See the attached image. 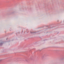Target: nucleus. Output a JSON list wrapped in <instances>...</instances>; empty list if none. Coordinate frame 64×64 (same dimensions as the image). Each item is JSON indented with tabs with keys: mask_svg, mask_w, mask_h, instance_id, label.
Masks as SVG:
<instances>
[{
	"mask_svg": "<svg viewBox=\"0 0 64 64\" xmlns=\"http://www.w3.org/2000/svg\"><path fill=\"white\" fill-rule=\"evenodd\" d=\"M2 44V42H0V45H1Z\"/></svg>",
	"mask_w": 64,
	"mask_h": 64,
	"instance_id": "obj_1",
	"label": "nucleus"
},
{
	"mask_svg": "<svg viewBox=\"0 0 64 64\" xmlns=\"http://www.w3.org/2000/svg\"><path fill=\"white\" fill-rule=\"evenodd\" d=\"M1 60H0V61H1Z\"/></svg>",
	"mask_w": 64,
	"mask_h": 64,
	"instance_id": "obj_2",
	"label": "nucleus"
}]
</instances>
